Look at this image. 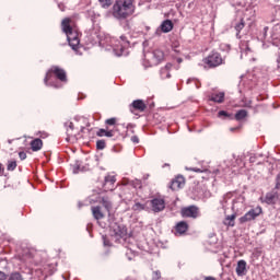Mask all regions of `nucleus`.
Listing matches in <instances>:
<instances>
[{"mask_svg":"<svg viewBox=\"0 0 280 280\" xmlns=\"http://www.w3.org/2000/svg\"><path fill=\"white\" fill-rule=\"evenodd\" d=\"M233 167H240L241 170L246 167V162H244V155L236 158L235 162L233 163Z\"/></svg>","mask_w":280,"mask_h":280,"instance_id":"obj_28","label":"nucleus"},{"mask_svg":"<svg viewBox=\"0 0 280 280\" xmlns=\"http://www.w3.org/2000/svg\"><path fill=\"white\" fill-rule=\"evenodd\" d=\"M224 92H214L209 95V101L214 102V104H224Z\"/></svg>","mask_w":280,"mask_h":280,"instance_id":"obj_20","label":"nucleus"},{"mask_svg":"<svg viewBox=\"0 0 280 280\" xmlns=\"http://www.w3.org/2000/svg\"><path fill=\"white\" fill-rule=\"evenodd\" d=\"M130 47V42L126 36H120V42L115 45L114 51H120V55L124 54V49H128Z\"/></svg>","mask_w":280,"mask_h":280,"instance_id":"obj_17","label":"nucleus"},{"mask_svg":"<svg viewBox=\"0 0 280 280\" xmlns=\"http://www.w3.org/2000/svg\"><path fill=\"white\" fill-rule=\"evenodd\" d=\"M133 202H135V203H133V206L131 207L132 211H137V212H139V211H145V207H147L145 203H142V202H140V201L137 200V199H136Z\"/></svg>","mask_w":280,"mask_h":280,"instance_id":"obj_26","label":"nucleus"},{"mask_svg":"<svg viewBox=\"0 0 280 280\" xmlns=\"http://www.w3.org/2000/svg\"><path fill=\"white\" fill-rule=\"evenodd\" d=\"M114 235L116 237H126L128 235V229L125 225L114 224L113 226Z\"/></svg>","mask_w":280,"mask_h":280,"instance_id":"obj_19","label":"nucleus"},{"mask_svg":"<svg viewBox=\"0 0 280 280\" xmlns=\"http://www.w3.org/2000/svg\"><path fill=\"white\" fill-rule=\"evenodd\" d=\"M25 152L27 154H32V152H38L39 150H43V141H31L30 147H25Z\"/></svg>","mask_w":280,"mask_h":280,"instance_id":"obj_18","label":"nucleus"},{"mask_svg":"<svg viewBox=\"0 0 280 280\" xmlns=\"http://www.w3.org/2000/svg\"><path fill=\"white\" fill-rule=\"evenodd\" d=\"M276 189H280V173L276 177Z\"/></svg>","mask_w":280,"mask_h":280,"instance_id":"obj_45","label":"nucleus"},{"mask_svg":"<svg viewBox=\"0 0 280 280\" xmlns=\"http://www.w3.org/2000/svg\"><path fill=\"white\" fill-rule=\"evenodd\" d=\"M237 202H241V208L244 207V197L240 196L233 201L232 209L233 211H240V206H237Z\"/></svg>","mask_w":280,"mask_h":280,"instance_id":"obj_29","label":"nucleus"},{"mask_svg":"<svg viewBox=\"0 0 280 280\" xmlns=\"http://www.w3.org/2000/svg\"><path fill=\"white\" fill-rule=\"evenodd\" d=\"M19 164H16V160H9L7 163L8 172H14Z\"/></svg>","mask_w":280,"mask_h":280,"instance_id":"obj_31","label":"nucleus"},{"mask_svg":"<svg viewBox=\"0 0 280 280\" xmlns=\"http://www.w3.org/2000/svg\"><path fill=\"white\" fill-rule=\"evenodd\" d=\"M205 172H206V174H212V176H218V174H220V170H214L213 172L206 170Z\"/></svg>","mask_w":280,"mask_h":280,"instance_id":"obj_44","label":"nucleus"},{"mask_svg":"<svg viewBox=\"0 0 280 280\" xmlns=\"http://www.w3.org/2000/svg\"><path fill=\"white\" fill-rule=\"evenodd\" d=\"M218 117H229L230 119H233V114H229L226 110H220Z\"/></svg>","mask_w":280,"mask_h":280,"instance_id":"obj_38","label":"nucleus"},{"mask_svg":"<svg viewBox=\"0 0 280 280\" xmlns=\"http://www.w3.org/2000/svg\"><path fill=\"white\" fill-rule=\"evenodd\" d=\"M147 203H149L153 213H161V211L165 210V199L161 195L152 197V199L147 201Z\"/></svg>","mask_w":280,"mask_h":280,"instance_id":"obj_7","label":"nucleus"},{"mask_svg":"<svg viewBox=\"0 0 280 280\" xmlns=\"http://www.w3.org/2000/svg\"><path fill=\"white\" fill-rule=\"evenodd\" d=\"M203 280H218V279H215V277L208 276V277H205Z\"/></svg>","mask_w":280,"mask_h":280,"instance_id":"obj_49","label":"nucleus"},{"mask_svg":"<svg viewBox=\"0 0 280 280\" xmlns=\"http://www.w3.org/2000/svg\"><path fill=\"white\" fill-rule=\"evenodd\" d=\"M247 117H248V110L246 109H240L238 112H236L234 116L236 121H242V119H246Z\"/></svg>","mask_w":280,"mask_h":280,"instance_id":"obj_25","label":"nucleus"},{"mask_svg":"<svg viewBox=\"0 0 280 280\" xmlns=\"http://www.w3.org/2000/svg\"><path fill=\"white\" fill-rule=\"evenodd\" d=\"M265 202L267 205H277L278 202L280 203V198H279V194L275 192H269L266 195L265 197Z\"/></svg>","mask_w":280,"mask_h":280,"instance_id":"obj_21","label":"nucleus"},{"mask_svg":"<svg viewBox=\"0 0 280 280\" xmlns=\"http://www.w3.org/2000/svg\"><path fill=\"white\" fill-rule=\"evenodd\" d=\"M277 62H278V65H279V67H280V48H279V57H278V59H277Z\"/></svg>","mask_w":280,"mask_h":280,"instance_id":"obj_52","label":"nucleus"},{"mask_svg":"<svg viewBox=\"0 0 280 280\" xmlns=\"http://www.w3.org/2000/svg\"><path fill=\"white\" fill-rule=\"evenodd\" d=\"M231 132H235V130H240V127L230 128Z\"/></svg>","mask_w":280,"mask_h":280,"instance_id":"obj_50","label":"nucleus"},{"mask_svg":"<svg viewBox=\"0 0 280 280\" xmlns=\"http://www.w3.org/2000/svg\"><path fill=\"white\" fill-rule=\"evenodd\" d=\"M188 231H189V223L186 221H179L178 223H176L173 230L174 235H176L177 237L180 235H185Z\"/></svg>","mask_w":280,"mask_h":280,"instance_id":"obj_12","label":"nucleus"},{"mask_svg":"<svg viewBox=\"0 0 280 280\" xmlns=\"http://www.w3.org/2000/svg\"><path fill=\"white\" fill-rule=\"evenodd\" d=\"M115 183H117L115 175H106L103 183L104 191H115Z\"/></svg>","mask_w":280,"mask_h":280,"instance_id":"obj_10","label":"nucleus"},{"mask_svg":"<svg viewBox=\"0 0 280 280\" xmlns=\"http://www.w3.org/2000/svg\"><path fill=\"white\" fill-rule=\"evenodd\" d=\"M237 218V214L234 213L232 215H228L225 217L224 221H223V224L225 226H235V219Z\"/></svg>","mask_w":280,"mask_h":280,"instance_id":"obj_24","label":"nucleus"},{"mask_svg":"<svg viewBox=\"0 0 280 280\" xmlns=\"http://www.w3.org/2000/svg\"><path fill=\"white\" fill-rule=\"evenodd\" d=\"M73 173H74V174H78V171L74 170Z\"/></svg>","mask_w":280,"mask_h":280,"instance_id":"obj_55","label":"nucleus"},{"mask_svg":"<svg viewBox=\"0 0 280 280\" xmlns=\"http://www.w3.org/2000/svg\"><path fill=\"white\" fill-rule=\"evenodd\" d=\"M152 279H153V280H159V279H161V271H159V270L153 271V273H152Z\"/></svg>","mask_w":280,"mask_h":280,"instance_id":"obj_43","label":"nucleus"},{"mask_svg":"<svg viewBox=\"0 0 280 280\" xmlns=\"http://www.w3.org/2000/svg\"><path fill=\"white\" fill-rule=\"evenodd\" d=\"M145 108H148V105L143 100H136L130 105V110H138V113H145Z\"/></svg>","mask_w":280,"mask_h":280,"instance_id":"obj_16","label":"nucleus"},{"mask_svg":"<svg viewBox=\"0 0 280 280\" xmlns=\"http://www.w3.org/2000/svg\"><path fill=\"white\" fill-rule=\"evenodd\" d=\"M180 215L182 218H191L192 220H196V218H200V208L197 206L182 208Z\"/></svg>","mask_w":280,"mask_h":280,"instance_id":"obj_9","label":"nucleus"},{"mask_svg":"<svg viewBox=\"0 0 280 280\" xmlns=\"http://www.w3.org/2000/svg\"><path fill=\"white\" fill-rule=\"evenodd\" d=\"M67 138L66 141H80V139H86V135H91V122L84 117L74 118V120H68L65 122Z\"/></svg>","mask_w":280,"mask_h":280,"instance_id":"obj_1","label":"nucleus"},{"mask_svg":"<svg viewBox=\"0 0 280 280\" xmlns=\"http://www.w3.org/2000/svg\"><path fill=\"white\" fill-rule=\"evenodd\" d=\"M97 202L103 206L107 213H110V211H113V199L107 195H100L97 197Z\"/></svg>","mask_w":280,"mask_h":280,"instance_id":"obj_11","label":"nucleus"},{"mask_svg":"<svg viewBox=\"0 0 280 280\" xmlns=\"http://www.w3.org/2000/svg\"><path fill=\"white\" fill-rule=\"evenodd\" d=\"M49 137V133L42 131L39 132V138L34 139V141H40L42 139H47Z\"/></svg>","mask_w":280,"mask_h":280,"instance_id":"obj_40","label":"nucleus"},{"mask_svg":"<svg viewBox=\"0 0 280 280\" xmlns=\"http://www.w3.org/2000/svg\"><path fill=\"white\" fill-rule=\"evenodd\" d=\"M102 8H110L113 5V0H98Z\"/></svg>","mask_w":280,"mask_h":280,"instance_id":"obj_36","label":"nucleus"},{"mask_svg":"<svg viewBox=\"0 0 280 280\" xmlns=\"http://www.w3.org/2000/svg\"><path fill=\"white\" fill-rule=\"evenodd\" d=\"M241 106H242V108H252L253 107V101H250L246 97H243L241 100Z\"/></svg>","mask_w":280,"mask_h":280,"instance_id":"obj_32","label":"nucleus"},{"mask_svg":"<svg viewBox=\"0 0 280 280\" xmlns=\"http://www.w3.org/2000/svg\"><path fill=\"white\" fill-rule=\"evenodd\" d=\"M153 117H154V119H156V117H159V114H154Z\"/></svg>","mask_w":280,"mask_h":280,"instance_id":"obj_54","label":"nucleus"},{"mask_svg":"<svg viewBox=\"0 0 280 280\" xmlns=\"http://www.w3.org/2000/svg\"><path fill=\"white\" fill-rule=\"evenodd\" d=\"M224 62V59H222V55L218 51L210 52L205 59L203 65H207L209 69H215V67H220Z\"/></svg>","mask_w":280,"mask_h":280,"instance_id":"obj_6","label":"nucleus"},{"mask_svg":"<svg viewBox=\"0 0 280 280\" xmlns=\"http://www.w3.org/2000/svg\"><path fill=\"white\" fill-rule=\"evenodd\" d=\"M160 75H161L162 80H167V79L172 78L170 70L163 69V68L160 70Z\"/></svg>","mask_w":280,"mask_h":280,"instance_id":"obj_35","label":"nucleus"},{"mask_svg":"<svg viewBox=\"0 0 280 280\" xmlns=\"http://www.w3.org/2000/svg\"><path fill=\"white\" fill-rule=\"evenodd\" d=\"M130 141H139V138L137 136H131Z\"/></svg>","mask_w":280,"mask_h":280,"instance_id":"obj_48","label":"nucleus"},{"mask_svg":"<svg viewBox=\"0 0 280 280\" xmlns=\"http://www.w3.org/2000/svg\"><path fill=\"white\" fill-rule=\"evenodd\" d=\"M153 57L155 58L156 62H161V60H163L164 54L162 50L156 49L153 51Z\"/></svg>","mask_w":280,"mask_h":280,"instance_id":"obj_33","label":"nucleus"},{"mask_svg":"<svg viewBox=\"0 0 280 280\" xmlns=\"http://www.w3.org/2000/svg\"><path fill=\"white\" fill-rule=\"evenodd\" d=\"M160 28L164 34H167L174 30V23L171 20H165L162 22Z\"/></svg>","mask_w":280,"mask_h":280,"instance_id":"obj_23","label":"nucleus"},{"mask_svg":"<svg viewBox=\"0 0 280 280\" xmlns=\"http://www.w3.org/2000/svg\"><path fill=\"white\" fill-rule=\"evenodd\" d=\"M235 194H237V191H229L223 196V202H229V200H231V198H233V196H235Z\"/></svg>","mask_w":280,"mask_h":280,"instance_id":"obj_37","label":"nucleus"},{"mask_svg":"<svg viewBox=\"0 0 280 280\" xmlns=\"http://www.w3.org/2000/svg\"><path fill=\"white\" fill-rule=\"evenodd\" d=\"M82 207H84V205H82V202H79V209H82Z\"/></svg>","mask_w":280,"mask_h":280,"instance_id":"obj_53","label":"nucleus"},{"mask_svg":"<svg viewBox=\"0 0 280 280\" xmlns=\"http://www.w3.org/2000/svg\"><path fill=\"white\" fill-rule=\"evenodd\" d=\"M22 151L19 152V158L22 161H25L27 159V153H25V148H21Z\"/></svg>","mask_w":280,"mask_h":280,"instance_id":"obj_39","label":"nucleus"},{"mask_svg":"<svg viewBox=\"0 0 280 280\" xmlns=\"http://www.w3.org/2000/svg\"><path fill=\"white\" fill-rule=\"evenodd\" d=\"M271 38H272V40H279L280 42V25H276L272 28Z\"/></svg>","mask_w":280,"mask_h":280,"instance_id":"obj_30","label":"nucleus"},{"mask_svg":"<svg viewBox=\"0 0 280 280\" xmlns=\"http://www.w3.org/2000/svg\"><path fill=\"white\" fill-rule=\"evenodd\" d=\"M246 260H238L236 265L237 277H246Z\"/></svg>","mask_w":280,"mask_h":280,"instance_id":"obj_22","label":"nucleus"},{"mask_svg":"<svg viewBox=\"0 0 280 280\" xmlns=\"http://www.w3.org/2000/svg\"><path fill=\"white\" fill-rule=\"evenodd\" d=\"M172 67H174V65L172 63H166V66L162 69H166V71H172Z\"/></svg>","mask_w":280,"mask_h":280,"instance_id":"obj_47","label":"nucleus"},{"mask_svg":"<svg viewBox=\"0 0 280 280\" xmlns=\"http://www.w3.org/2000/svg\"><path fill=\"white\" fill-rule=\"evenodd\" d=\"M191 172H202L200 168H191Z\"/></svg>","mask_w":280,"mask_h":280,"instance_id":"obj_51","label":"nucleus"},{"mask_svg":"<svg viewBox=\"0 0 280 280\" xmlns=\"http://www.w3.org/2000/svg\"><path fill=\"white\" fill-rule=\"evenodd\" d=\"M119 185H121V187H127V188L132 187L133 189H141V187H142L141 179L130 180L128 178H122L120 180Z\"/></svg>","mask_w":280,"mask_h":280,"instance_id":"obj_14","label":"nucleus"},{"mask_svg":"<svg viewBox=\"0 0 280 280\" xmlns=\"http://www.w3.org/2000/svg\"><path fill=\"white\" fill-rule=\"evenodd\" d=\"M119 132V119L116 117L105 120V128H101L96 131V137H115Z\"/></svg>","mask_w":280,"mask_h":280,"instance_id":"obj_5","label":"nucleus"},{"mask_svg":"<svg viewBox=\"0 0 280 280\" xmlns=\"http://www.w3.org/2000/svg\"><path fill=\"white\" fill-rule=\"evenodd\" d=\"M91 212H92L94 220H96L97 222H100V220H104V218H106V212L104 211V209H102V206H93L91 208Z\"/></svg>","mask_w":280,"mask_h":280,"instance_id":"obj_15","label":"nucleus"},{"mask_svg":"<svg viewBox=\"0 0 280 280\" xmlns=\"http://www.w3.org/2000/svg\"><path fill=\"white\" fill-rule=\"evenodd\" d=\"M136 10L135 0H116L112 9V14L117 21H126V19H130L135 14Z\"/></svg>","mask_w":280,"mask_h":280,"instance_id":"obj_2","label":"nucleus"},{"mask_svg":"<svg viewBox=\"0 0 280 280\" xmlns=\"http://www.w3.org/2000/svg\"><path fill=\"white\" fill-rule=\"evenodd\" d=\"M185 177L183 175H178L172 179L170 189H172V191H178V189H183V187H185Z\"/></svg>","mask_w":280,"mask_h":280,"instance_id":"obj_13","label":"nucleus"},{"mask_svg":"<svg viewBox=\"0 0 280 280\" xmlns=\"http://www.w3.org/2000/svg\"><path fill=\"white\" fill-rule=\"evenodd\" d=\"M52 78H56L59 82H67V70L59 66H51L46 72L44 84L46 86H55L58 89V85L51 82Z\"/></svg>","mask_w":280,"mask_h":280,"instance_id":"obj_4","label":"nucleus"},{"mask_svg":"<svg viewBox=\"0 0 280 280\" xmlns=\"http://www.w3.org/2000/svg\"><path fill=\"white\" fill-rule=\"evenodd\" d=\"M249 163H252L253 165H259V162L257 161V156L256 155H252L249 158Z\"/></svg>","mask_w":280,"mask_h":280,"instance_id":"obj_42","label":"nucleus"},{"mask_svg":"<svg viewBox=\"0 0 280 280\" xmlns=\"http://www.w3.org/2000/svg\"><path fill=\"white\" fill-rule=\"evenodd\" d=\"M71 23H73L71 19H63L61 22V30L66 33L71 49L78 51V49H80V37L78 35V31L71 26Z\"/></svg>","mask_w":280,"mask_h":280,"instance_id":"obj_3","label":"nucleus"},{"mask_svg":"<svg viewBox=\"0 0 280 280\" xmlns=\"http://www.w3.org/2000/svg\"><path fill=\"white\" fill-rule=\"evenodd\" d=\"M244 27H246V22L244 21V18H242L240 22L234 25L236 36H240V32H242Z\"/></svg>","mask_w":280,"mask_h":280,"instance_id":"obj_27","label":"nucleus"},{"mask_svg":"<svg viewBox=\"0 0 280 280\" xmlns=\"http://www.w3.org/2000/svg\"><path fill=\"white\" fill-rule=\"evenodd\" d=\"M96 148H97V150H104V148H106V142L105 141H97L96 142Z\"/></svg>","mask_w":280,"mask_h":280,"instance_id":"obj_41","label":"nucleus"},{"mask_svg":"<svg viewBox=\"0 0 280 280\" xmlns=\"http://www.w3.org/2000/svg\"><path fill=\"white\" fill-rule=\"evenodd\" d=\"M9 280H23V275L19 271H13L10 273Z\"/></svg>","mask_w":280,"mask_h":280,"instance_id":"obj_34","label":"nucleus"},{"mask_svg":"<svg viewBox=\"0 0 280 280\" xmlns=\"http://www.w3.org/2000/svg\"><path fill=\"white\" fill-rule=\"evenodd\" d=\"M262 211L264 210L259 206L250 209L247 213L238 219L240 224H246V222H252V220H256L257 218H259V215H261Z\"/></svg>","mask_w":280,"mask_h":280,"instance_id":"obj_8","label":"nucleus"},{"mask_svg":"<svg viewBox=\"0 0 280 280\" xmlns=\"http://www.w3.org/2000/svg\"><path fill=\"white\" fill-rule=\"evenodd\" d=\"M8 279V275H5V272L0 271V280H7Z\"/></svg>","mask_w":280,"mask_h":280,"instance_id":"obj_46","label":"nucleus"}]
</instances>
